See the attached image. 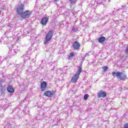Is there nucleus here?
<instances>
[{
    "instance_id": "obj_1",
    "label": "nucleus",
    "mask_w": 128,
    "mask_h": 128,
    "mask_svg": "<svg viewBox=\"0 0 128 128\" xmlns=\"http://www.w3.org/2000/svg\"><path fill=\"white\" fill-rule=\"evenodd\" d=\"M82 64H80V65L78 66L77 72L72 77V78L71 80L72 82H73L74 84H76V82H78V80L80 78V73L82 72Z\"/></svg>"
},
{
    "instance_id": "obj_2",
    "label": "nucleus",
    "mask_w": 128,
    "mask_h": 128,
    "mask_svg": "<svg viewBox=\"0 0 128 128\" xmlns=\"http://www.w3.org/2000/svg\"><path fill=\"white\" fill-rule=\"evenodd\" d=\"M112 76H117V78H119L120 80H126V75L124 74L122 72H113Z\"/></svg>"
},
{
    "instance_id": "obj_3",
    "label": "nucleus",
    "mask_w": 128,
    "mask_h": 128,
    "mask_svg": "<svg viewBox=\"0 0 128 128\" xmlns=\"http://www.w3.org/2000/svg\"><path fill=\"white\" fill-rule=\"evenodd\" d=\"M52 36H54V30H51L48 31L45 38V42H44V44H46L50 41V40H52Z\"/></svg>"
},
{
    "instance_id": "obj_4",
    "label": "nucleus",
    "mask_w": 128,
    "mask_h": 128,
    "mask_svg": "<svg viewBox=\"0 0 128 128\" xmlns=\"http://www.w3.org/2000/svg\"><path fill=\"white\" fill-rule=\"evenodd\" d=\"M24 10V6L22 4H20L16 7V13L18 16H21Z\"/></svg>"
},
{
    "instance_id": "obj_5",
    "label": "nucleus",
    "mask_w": 128,
    "mask_h": 128,
    "mask_svg": "<svg viewBox=\"0 0 128 128\" xmlns=\"http://www.w3.org/2000/svg\"><path fill=\"white\" fill-rule=\"evenodd\" d=\"M18 50L14 48V46H12L11 48H10V50L8 52V55L9 56H15V54H18Z\"/></svg>"
},
{
    "instance_id": "obj_6",
    "label": "nucleus",
    "mask_w": 128,
    "mask_h": 128,
    "mask_svg": "<svg viewBox=\"0 0 128 128\" xmlns=\"http://www.w3.org/2000/svg\"><path fill=\"white\" fill-rule=\"evenodd\" d=\"M30 14H32V12L26 10L25 12H23L20 15V17L22 18H30Z\"/></svg>"
},
{
    "instance_id": "obj_7",
    "label": "nucleus",
    "mask_w": 128,
    "mask_h": 128,
    "mask_svg": "<svg viewBox=\"0 0 128 128\" xmlns=\"http://www.w3.org/2000/svg\"><path fill=\"white\" fill-rule=\"evenodd\" d=\"M72 48L74 50H78L80 48V44L77 41H75L72 44Z\"/></svg>"
},
{
    "instance_id": "obj_8",
    "label": "nucleus",
    "mask_w": 128,
    "mask_h": 128,
    "mask_svg": "<svg viewBox=\"0 0 128 128\" xmlns=\"http://www.w3.org/2000/svg\"><path fill=\"white\" fill-rule=\"evenodd\" d=\"M105 96H106V92H105L100 90L98 94V98H105Z\"/></svg>"
},
{
    "instance_id": "obj_9",
    "label": "nucleus",
    "mask_w": 128,
    "mask_h": 128,
    "mask_svg": "<svg viewBox=\"0 0 128 128\" xmlns=\"http://www.w3.org/2000/svg\"><path fill=\"white\" fill-rule=\"evenodd\" d=\"M6 92V88L4 86H0V96H4Z\"/></svg>"
},
{
    "instance_id": "obj_10",
    "label": "nucleus",
    "mask_w": 128,
    "mask_h": 128,
    "mask_svg": "<svg viewBox=\"0 0 128 128\" xmlns=\"http://www.w3.org/2000/svg\"><path fill=\"white\" fill-rule=\"evenodd\" d=\"M40 88L42 92H44L46 88V82H43L40 84Z\"/></svg>"
},
{
    "instance_id": "obj_11",
    "label": "nucleus",
    "mask_w": 128,
    "mask_h": 128,
    "mask_svg": "<svg viewBox=\"0 0 128 128\" xmlns=\"http://www.w3.org/2000/svg\"><path fill=\"white\" fill-rule=\"evenodd\" d=\"M53 94H54V92L50 90L46 91L44 93V95L46 96H48V98H51V96H52Z\"/></svg>"
},
{
    "instance_id": "obj_12",
    "label": "nucleus",
    "mask_w": 128,
    "mask_h": 128,
    "mask_svg": "<svg viewBox=\"0 0 128 128\" xmlns=\"http://www.w3.org/2000/svg\"><path fill=\"white\" fill-rule=\"evenodd\" d=\"M7 90L8 92H10V94H12L14 92V87L12 86H8L7 88Z\"/></svg>"
},
{
    "instance_id": "obj_13",
    "label": "nucleus",
    "mask_w": 128,
    "mask_h": 128,
    "mask_svg": "<svg viewBox=\"0 0 128 128\" xmlns=\"http://www.w3.org/2000/svg\"><path fill=\"white\" fill-rule=\"evenodd\" d=\"M48 21V18L46 17H44L41 20V24L43 25L46 24V23Z\"/></svg>"
},
{
    "instance_id": "obj_14",
    "label": "nucleus",
    "mask_w": 128,
    "mask_h": 128,
    "mask_svg": "<svg viewBox=\"0 0 128 128\" xmlns=\"http://www.w3.org/2000/svg\"><path fill=\"white\" fill-rule=\"evenodd\" d=\"M104 40H106V37L104 36H102L98 38V42L100 44H103Z\"/></svg>"
},
{
    "instance_id": "obj_15",
    "label": "nucleus",
    "mask_w": 128,
    "mask_h": 128,
    "mask_svg": "<svg viewBox=\"0 0 128 128\" xmlns=\"http://www.w3.org/2000/svg\"><path fill=\"white\" fill-rule=\"evenodd\" d=\"M70 4L72 5H74L78 2V0H69Z\"/></svg>"
},
{
    "instance_id": "obj_16",
    "label": "nucleus",
    "mask_w": 128,
    "mask_h": 128,
    "mask_svg": "<svg viewBox=\"0 0 128 128\" xmlns=\"http://www.w3.org/2000/svg\"><path fill=\"white\" fill-rule=\"evenodd\" d=\"M22 68H24V63H21L18 66V68L20 69Z\"/></svg>"
},
{
    "instance_id": "obj_17",
    "label": "nucleus",
    "mask_w": 128,
    "mask_h": 128,
    "mask_svg": "<svg viewBox=\"0 0 128 128\" xmlns=\"http://www.w3.org/2000/svg\"><path fill=\"white\" fill-rule=\"evenodd\" d=\"M88 94H86L84 96V100H88Z\"/></svg>"
},
{
    "instance_id": "obj_18",
    "label": "nucleus",
    "mask_w": 128,
    "mask_h": 128,
    "mask_svg": "<svg viewBox=\"0 0 128 128\" xmlns=\"http://www.w3.org/2000/svg\"><path fill=\"white\" fill-rule=\"evenodd\" d=\"M72 56H74V54L73 52L70 53L68 58H72Z\"/></svg>"
},
{
    "instance_id": "obj_19",
    "label": "nucleus",
    "mask_w": 128,
    "mask_h": 128,
    "mask_svg": "<svg viewBox=\"0 0 128 128\" xmlns=\"http://www.w3.org/2000/svg\"><path fill=\"white\" fill-rule=\"evenodd\" d=\"M4 82V80H0V86H2V84Z\"/></svg>"
},
{
    "instance_id": "obj_20",
    "label": "nucleus",
    "mask_w": 128,
    "mask_h": 128,
    "mask_svg": "<svg viewBox=\"0 0 128 128\" xmlns=\"http://www.w3.org/2000/svg\"><path fill=\"white\" fill-rule=\"evenodd\" d=\"M125 53L128 54V44L127 46L126 47V50H125Z\"/></svg>"
},
{
    "instance_id": "obj_21",
    "label": "nucleus",
    "mask_w": 128,
    "mask_h": 128,
    "mask_svg": "<svg viewBox=\"0 0 128 128\" xmlns=\"http://www.w3.org/2000/svg\"><path fill=\"white\" fill-rule=\"evenodd\" d=\"M103 70H104V72H106V70H108V66L103 67Z\"/></svg>"
},
{
    "instance_id": "obj_22",
    "label": "nucleus",
    "mask_w": 128,
    "mask_h": 128,
    "mask_svg": "<svg viewBox=\"0 0 128 128\" xmlns=\"http://www.w3.org/2000/svg\"><path fill=\"white\" fill-rule=\"evenodd\" d=\"M72 30L73 32H76V28H74V27H72Z\"/></svg>"
},
{
    "instance_id": "obj_23",
    "label": "nucleus",
    "mask_w": 128,
    "mask_h": 128,
    "mask_svg": "<svg viewBox=\"0 0 128 128\" xmlns=\"http://www.w3.org/2000/svg\"><path fill=\"white\" fill-rule=\"evenodd\" d=\"M22 58H24V60H28V56L26 57V56H25V58H24V56H22Z\"/></svg>"
},
{
    "instance_id": "obj_24",
    "label": "nucleus",
    "mask_w": 128,
    "mask_h": 128,
    "mask_svg": "<svg viewBox=\"0 0 128 128\" xmlns=\"http://www.w3.org/2000/svg\"><path fill=\"white\" fill-rule=\"evenodd\" d=\"M122 8H124L126 10V6L124 5L122 6Z\"/></svg>"
},
{
    "instance_id": "obj_25",
    "label": "nucleus",
    "mask_w": 128,
    "mask_h": 128,
    "mask_svg": "<svg viewBox=\"0 0 128 128\" xmlns=\"http://www.w3.org/2000/svg\"><path fill=\"white\" fill-rule=\"evenodd\" d=\"M86 56H88V53L86 54L84 56V58H86Z\"/></svg>"
},
{
    "instance_id": "obj_26",
    "label": "nucleus",
    "mask_w": 128,
    "mask_h": 128,
    "mask_svg": "<svg viewBox=\"0 0 128 128\" xmlns=\"http://www.w3.org/2000/svg\"><path fill=\"white\" fill-rule=\"evenodd\" d=\"M54 2H58V0H54Z\"/></svg>"
},
{
    "instance_id": "obj_27",
    "label": "nucleus",
    "mask_w": 128,
    "mask_h": 128,
    "mask_svg": "<svg viewBox=\"0 0 128 128\" xmlns=\"http://www.w3.org/2000/svg\"><path fill=\"white\" fill-rule=\"evenodd\" d=\"M2 44V41H0V44Z\"/></svg>"
},
{
    "instance_id": "obj_28",
    "label": "nucleus",
    "mask_w": 128,
    "mask_h": 128,
    "mask_svg": "<svg viewBox=\"0 0 128 128\" xmlns=\"http://www.w3.org/2000/svg\"><path fill=\"white\" fill-rule=\"evenodd\" d=\"M2 62V60H0V64L2 62Z\"/></svg>"
},
{
    "instance_id": "obj_29",
    "label": "nucleus",
    "mask_w": 128,
    "mask_h": 128,
    "mask_svg": "<svg viewBox=\"0 0 128 128\" xmlns=\"http://www.w3.org/2000/svg\"><path fill=\"white\" fill-rule=\"evenodd\" d=\"M0 58H2V56H0Z\"/></svg>"
}]
</instances>
